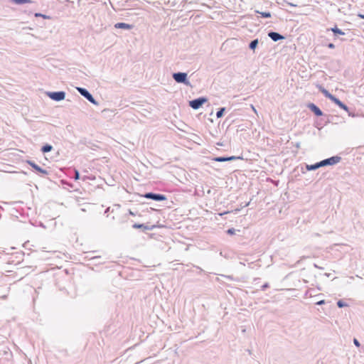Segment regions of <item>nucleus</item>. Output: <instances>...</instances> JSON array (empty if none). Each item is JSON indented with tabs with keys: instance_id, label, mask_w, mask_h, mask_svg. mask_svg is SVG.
I'll return each instance as SVG.
<instances>
[{
	"instance_id": "c756f323",
	"label": "nucleus",
	"mask_w": 364,
	"mask_h": 364,
	"mask_svg": "<svg viewBox=\"0 0 364 364\" xmlns=\"http://www.w3.org/2000/svg\"><path fill=\"white\" fill-rule=\"evenodd\" d=\"M353 343H354V344H355V346H357V347H359V346H360V342H359V341H358V339H356V338H354V339H353Z\"/></svg>"
},
{
	"instance_id": "9b49d317",
	"label": "nucleus",
	"mask_w": 364,
	"mask_h": 364,
	"mask_svg": "<svg viewBox=\"0 0 364 364\" xmlns=\"http://www.w3.org/2000/svg\"><path fill=\"white\" fill-rule=\"evenodd\" d=\"M133 24H129L124 22H119L114 25L115 28L124 29V30H131L134 28Z\"/></svg>"
},
{
	"instance_id": "2eb2a0df",
	"label": "nucleus",
	"mask_w": 364,
	"mask_h": 364,
	"mask_svg": "<svg viewBox=\"0 0 364 364\" xmlns=\"http://www.w3.org/2000/svg\"><path fill=\"white\" fill-rule=\"evenodd\" d=\"M319 91L328 99L331 100L333 97L335 96L332 94H331L326 88L322 87L321 85H319Z\"/></svg>"
},
{
	"instance_id": "a19ab883",
	"label": "nucleus",
	"mask_w": 364,
	"mask_h": 364,
	"mask_svg": "<svg viewBox=\"0 0 364 364\" xmlns=\"http://www.w3.org/2000/svg\"><path fill=\"white\" fill-rule=\"evenodd\" d=\"M227 213H228V212L225 211L223 213H221L220 215H222L227 214Z\"/></svg>"
},
{
	"instance_id": "a211bd4d",
	"label": "nucleus",
	"mask_w": 364,
	"mask_h": 364,
	"mask_svg": "<svg viewBox=\"0 0 364 364\" xmlns=\"http://www.w3.org/2000/svg\"><path fill=\"white\" fill-rule=\"evenodd\" d=\"M11 2L14 3L18 5H21L27 3H31V0H10Z\"/></svg>"
},
{
	"instance_id": "f03ea898",
	"label": "nucleus",
	"mask_w": 364,
	"mask_h": 364,
	"mask_svg": "<svg viewBox=\"0 0 364 364\" xmlns=\"http://www.w3.org/2000/svg\"><path fill=\"white\" fill-rule=\"evenodd\" d=\"M229 47L232 48V51H229V55L232 54L235 57L242 55L245 48V43L242 39L229 38Z\"/></svg>"
},
{
	"instance_id": "2f4dec72",
	"label": "nucleus",
	"mask_w": 364,
	"mask_h": 364,
	"mask_svg": "<svg viewBox=\"0 0 364 364\" xmlns=\"http://www.w3.org/2000/svg\"><path fill=\"white\" fill-rule=\"evenodd\" d=\"M327 47L330 49H333L335 48V45L333 43H329L327 45Z\"/></svg>"
},
{
	"instance_id": "bb28decb",
	"label": "nucleus",
	"mask_w": 364,
	"mask_h": 364,
	"mask_svg": "<svg viewBox=\"0 0 364 364\" xmlns=\"http://www.w3.org/2000/svg\"><path fill=\"white\" fill-rule=\"evenodd\" d=\"M73 178L77 181L80 179V173L77 170L75 169Z\"/></svg>"
},
{
	"instance_id": "20e7f679",
	"label": "nucleus",
	"mask_w": 364,
	"mask_h": 364,
	"mask_svg": "<svg viewBox=\"0 0 364 364\" xmlns=\"http://www.w3.org/2000/svg\"><path fill=\"white\" fill-rule=\"evenodd\" d=\"M142 197L155 201H164L167 200V198L165 195L153 192L145 193L142 195Z\"/></svg>"
},
{
	"instance_id": "4468645a",
	"label": "nucleus",
	"mask_w": 364,
	"mask_h": 364,
	"mask_svg": "<svg viewBox=\"0 0 364 364\" xmlns=\"http://www.w3.org/2000/svg\"><path fill=\"white\" fill-rule=\"evenodd\" d=\"M327 31H331L333 32L335 37H338V36L344 35L345 33L340 28L337 27V26H335L334 27H332L331 28H328Z\"/></svg>"
},
{
	"instance_id": "4c0bfd02",
	"label": "nucleus",
	"mask_w": 364,
	"mask_h": 364,
	"mask_svg": "<svg viewBox=\"0 0 364 364\" xmlns=\"http://www.w3.org/2000/svg\"><path fill=\"white\" fill-rule=\"evenodd\" d=\"M109 209H110V208H109H109H107L105 210V213H109Z\"/></svg>"
},
{
	"instance_id": "6ab92c4d",
	"label": "nucleus",
	"mask_w": 364,
	"mask_h": 364,
	"mask_svg": "<svg viewBox=\"0 0 364 364\" xmlns=\"http://www.w3.org/2000/svg\"><path fill=\"white\" fill-rule=\"evenodd\" d=\"M0 355L8 356L11 355V352L8 347H4V349L2 350V353L0 352Z\"/></svg>"
},
{
	"instance_id": "393cba45",
	"label": "nucleus",
	"mask_w": 364,
	"mask_h": 364,
	"mask_svg": "<svg viewBox=\"0 0 364 364\" xmlns=\"http://www.w3.org/2000/svg\"><path fill=\"white\" fill-rule=\"evenodd\" d=\"M35 16H36V17H42V18H46H46H48V19H49V18H50V16H46V15H45V14H41V13H36V14H35Z\"/></svg>"
},
{
	"instance_id": "412c9836",
	"label": "nucleus",
	"mask_w": 364,
	"mask_h": 364,
	"mask_svg": "<svg viewBox=\"0 0 364 364\" xmlns=\"http://www.w3.org/2000/svg\"><path fill=\"white\" fill-rule=\"evenodd\" d=\"M215 161L223 162V161H228V156H218L215 157L214 159Z\"/></svg>"
},
{
	"instance_id": "58836bf2",
	"label": "nucleus",
	"mask_w": 364,
	"mask_h": 364,
	"mask_svg": "<svg viewBox=\"0 0 364 364\" xmlns=\"http://www.w3.org/2000/svg\"><path fill=\"white\" fill-rule=\"evenodd\" d=\"M129 214L132 215H135V214L133 212H132L131 210H129Z\"/></svg>"
},
{
	"instance_id": "f8f14e48",
	"label": "nucleus",
	"mask_w": 364,
	"mask_h": 364,
	"mask_svg": "<svg viewBox=\"0 0 364 364\" xmlns=\"http://www.w3.org/2000/svg\"><path fill=\"white\" fill-rule=\"evenodd\" d=\"M132 228L134 229H142L143 231H146L153 230L155 228V225H148L145 224L134 223L132 225Z\"/></svg>"
},
{
	"instance_id": "473e14b6",
	"label": "nucleus",
	"mask_w": 364,
	"mask_h": 364,
	"mask_svg": "<svg viewBox=\"0 0 364 364\" xmlns=\"http://www.w3.org/2000/svg\"><path fill=\"white\" fill-rule=\"evenodd\" d=\"M239 210H239V209H237V208H235V209H233V208H232V207H231V210H228V213H230V212H234V211L237 213V211H239Z\"/></svg>"
},
{
	"instance_id": "37998d69",
	"label": "nucleus",
	"mask_w": 364,
	"mask_h": 364,
	"mask_svg": "<svg viewBox=\"0 0 364 364\" xmlns=\"http://www.w3.org/2000/svg\"><path fill=\"white\" fill-rule=\"evenodd\" d=\"M326 275L327 277H329V276H330V274H326Z\"/></svg>"
},
{
	"instance_id": "c85d7f7f",
	"label": "nucleus",
	"mask_w": 364,
	"mask_h": 364,
	"mask_svg": "<svg viewBox=\"0 0 364 364\" xmlns=\"http://www.w3.org/2000/svg\"><path fill=\"white\" fill-rule=\"evenodd\" d=\"M269 287V283L266 282L264 283L262 287H261V290L262 291H264L266 290L267 288Z\"/></svg>"
},
{
	"instance_id": "dca6fc26",
	"label": "nucleus",
	"mask_w": 364,
	"mask_h": 364,
	"mask_svg": "<svg viewBox=\"0 0 364 364\" xmlns=\"http://www.w3.org/2000/svg\"><path fill=\"white\" fill-rule=\"evenodd\" d=\"M258 44H259V40H258V38H256L250 42L248 47L250 50L255 51V50L258 46Z\"/></svg>"
},
{
	"instance_id": "1a4fd4ad",
	"label": "nucleus",
	"mask_w": 364,
	"mask_h": 364,
	"mask_svg": "<svg viewBox=\"0 0 364 364\" xmlns=\"http://www.w3.org/2000/svg\"><path fill=\"white\" fill-rule=\"evenodd\" d=\"M306 107L316 116L321 117L323 114V112L321 109L314 103L309 102L307 104Z\"/></svg>"
},
{
	"instance_id": "423d86ee",
	"label": "nucleus",
	"mask_w": 364,
	"mask_h": 364,
	"mask_svg": "<svg viewBox=\"0 0 364 364\" xmlns=\"http://www.w3.org/2000/svg\"><path fill=\"white\" fill-rule=\"evenodd\" d=\"M207 101L206 97H200L189 101V106L193 109H198Z\"/></svg>"
},
{
	"instance_id": "72a5a7b5",
	"label": "nucleus",
	"mask_w": 364,
	"mask_h": 364,
	"mask_svg": "<svg viewBox=\"0 0 364 364\" xmlns=\"http://www.w3.org/2000/svg\"><path fill=\"white\" fill-rule=\"evenodd\" d=\"M359 17H360L361 18L364 19V13L363 14H360L358 15Z\"/></svg>"
},
{
	"instance_id": "b1692460",
	"label": "nucleus",
	"mask_w": 364,
	"mask_h": 364,
	"mask_svg": "<svg viewBox=\"0 0 364 364\" xmlns=\"http://www.w3.org/2000/svg\"><path fill=\"white\" fill-rule=\"evenodd\" d=\"M236 232H240V230H235V228H229V235H233L236 234Z\"/></svg>"
},
{
	"instance_id": "f704fd0d",
	"label": "nucleus",
	"mask_w": 364,
	"mask_h": 364,
	"mask_svg": "<svg viewBox=\"0 0 364 364\" xmlns=\"http://www.w3.org/2000/svg\"><path fill=\"white\" fill-rule=\"evenodd\" d=\"M314 266L316 267V268H318V269H323L322 267H319L318 265H317L316 264H314Z\"/></svg>"
},
{
	"instance_id": "c9c22d12",
	"label": "nucleus",
	"mask_w": 364,
	"mask_h": 364,
	"mask_svg": "<svg viewBox=\"0 0 364 364\" xmlns=\"http://www.w3.org/2000/svg\"><path fill=\"white\" fill-rule=\"evenodd\" d=\"M229 180H230V181H231V182H232V181H234V177H233V176H230V177H229Z\"/></svg>"
},
{
	"instance_id": "4be33fe9",
	"label": "nucleus",
	"mask_w": 364,
	"mask_h": 364,
	"mask_svg": "<svg viewBox=\"0 0 364 364\" xmlns=\"http://www.w3.org/2000/svg\"><path fill=\"white\" fill-rule=\"evenodd\" d=\"M261 17L262 18H270L271 17V13L269 11H264V12H258Z\"/></svg>"
},
{
	"instance_id": "ddd939ff",
	"label": "nucleus",
	"mask_w": 364,
	"mask_h": 364,
	"mask_svg": "<svg viewBox=\"0 0 364 364\" xmlns=\"http://www.w3.org/2000/svg\"><path fill=\"white\" fill-rule=\"evenodd\" d=\"M77 90L87 100L92 96V95L86 88L78 87H77Z\"/></svg>"
},
{
	"instance_id": "cd10ccee",
	"label": "nucleus",
	"mask_w": 364,
	"mask_h": 364,
	"mask_svg": "<svg viewBox=\"0 0 364 364\" xmlns=\"http://www.w3.org/2000/svg\"><path fill=\"white\" fill-rule=\"evenodd\" d=\"M236 159L242 160V157L240 156H229V161H233V160H236Z\"/></svg>"
},
{
	"instance_id": "7ed1b4c3",
	"label": "nucleus",
	"mask_w": 364,
	"mask_h": 364,
	"mask_svg": "<svg viewBox=\"0 0 364 364\" xmlns=\"http://www.w3.org/2000/svg\"><path fill=\"white\" fill-rule=\"evenodd\" d=\"M172 77L177 83H182L186 86H191V82L188 79V74L186 73H173L172 74Z\"/></svg>"
},
{
	"instance_id": "a878e982",
	"label": "nucleus",
	"mask_w": 364,
	"mask_h": 364,
	"mask_svg": "<svg viewBox=\"0 0 364 364\" xmlns=\"http://www.w3.org/2000/svg\"><path fill=\"white\" fill-rule=\"evenodd\" d=\"M88 101L95 105H99L98 102L94 98L93 96H92L90 99H88Z\"/></svg>"
},
{
	"instance_id": "5701e85b",
	"label": "nucleus",
	"mask_w": 364,
	"mask_h": 364,
	"mask_svg": "<svg viewBox=\"0 0 364 364\" xmlns=\"http://www.w3.org/2000/svg\"><path fill=\"white\" fill-rule=\"evenodd\" d=\"M337 306L338 308H343V307L347 306L348 304L345 301H343V300L341 299L337 301Z\"/></svg>"
},
{
	"instance_id": "e433bc0d",
	"label": "nucleus",
	"mask_w": 364,
	"mask_h": 364,
	"mask_svg": "<svg viewBox=\"0 0 364 364\" xmlns=\"http://www.w3.org/2000/svg\"><path fill=\"white\" fill-rule=\"evenodd\" d=\"M250 203V201L247 203H245V205H242V207H246V206L249 205Z\"/></svg>"
},
{
	"instance_id": "ea45409f",
	"label": "nucleus",
	"mask_w": 364,
	"mask_h": 364,
	"mask_svg": "<svg viewBox=\"0 0 364 364\" xmlns=\"http://www.w3.org/2000/svg\"><path fill=\"white\" fill-rule=\"evenodd\" d=\"M289 5H290V6H296V4H291V3H290V4H289Z\"/></svg>"
},
{
	"instance_id": "79ce46f5",
	"label": "nucleus",
	"mask_w": 364,
	"mask_h": 364,
	"mask_svg": "<svg viewBox=\"0 0 364 364\" xmlns=\"http://www.w3.org/2000/svg\"><path fill=\"white\" fill-rule=\"evenodd\" d=\"M197 268L199 269L200 272H203V269H200L199 267H197Z\"/></svg>"
},
{
	"instance_id": "0eeeda50",
	"label": "nucleus",
	"mask_w": 364,
	"mask_h": 364,
	"mask_svg": "<svg viewBox=\"0 0 364 364\" xmlns=\"http://www.w3.org/2000/svg\"><path fill=\"white\" fill-rule=\"evenodd\" d=\"M331 101L335 103L337 106H338L341 109L345 110L348 112V115L350 117H355V114H353L350 110L348 107L344 104L343 102H341L338 98H337L336 96L333 97Z\"/></svg>"
},
{
	"instance_id": "39448f33",
	"label": "nucleus",
	"mask_w": 364,
	"mask_h": 364,
	"mask_svg": "<svg viewBox=\"0 0 364 364\" xmlns=\"http://www.w3.org/2000/svg\"><path fill=\"white\" fill-rule=\"evenodd\" d=\"M65 92L64 91H56V92H48L47 96L49 97L52 100L55 102H60L63 100L65 97Z\"/></svg>"
},
{
	"instance_id": "aec40b11",
	"label": "nucleus",
	"mask_w": 364,
	"mask_h": 364,
	"mask_svg": "<svg viewBox=\"0 0 364 364\" xmlns=\"http://www.w3.org/2000/svg\"><path fill=\"white\" fill-rule=\"evenodd\" d=\"M225 110H226L225 107L220 108L219 110L216 112L217 118H220L223 115V114L225 112Z\"/></svg>"
},
{
	"instance_id": "9d476101",
	"label": "nucleus",
	"mask_w": 364,
	"mask_h": 364,
	"mask_svg": "<svg viewBox=\"0 0 364 364\" xmlns=\"http://www.w3.org/2000/svg\"><path fill=\"white\" fill-rule=\"evenodd\" d=\"M267 35L274 42L285 39L284 36L272 31H269Z\"/></svg>"
},
{
	"instance_id": "f3484780",
	"label": "nucleus",
	"mask_w": 364,
	"mask_h": 364,
	"mask_svg": "<svg viewBox=\"0 0 364 364\" xmlns=\"http://www.w3.org/2000/svg\"><path fill=\"white\" fill-rule=\"evenodd\" d=\"M52 149H53V146L50 144H46L45 145H43L41 147V151L42 153L45 154V153L50 152Z\"/></svg>"
},
{
	"instance_id": "f257e3e1",
	"label": "nucleus",
	"mask_w": 364,
	"mask_h": 364,
	"mask_svg": "<svg viewBox=\"0 0 364 364\" xmlns=\"http://www.w3.org/2000/svg\"><path fill=\"white\" fill-rule=\"evenodd\" d=\"M341 161V157L339 156H333L328 159H325L314 164H306V170L311 171H315L321 167L327 166H333L337 164Z\"/></svg>"
},
{
	"instance_id": "7c9ffc66",
	"label": "nucleus",
	"mask_w": 364,
	"mask_h": 364,
	"mask_svg": "<svg viewBox=\"0 0 364 364\" xmlns=\"http://www.w3.org/2000/svg\"><path fill=\"white\" fill-rule=\"evenodd\" d=\"M325 304V300H320L316 303V305L321 306Z\"/></svg>"
},
{
	"instance_id": "6e6552de",
	"label": "nucleus",
	"mask_w": 364,
	"mask_h": 364,
	"mask_svg": "<svg viewBox=\"0 0 364 364\" xmlns=\"http://www.w3.org/2000/svg\"><path fill=\"white\" fill-rule=\"evenodd\" d=\"M26 163L31 166L35 171L42 174L43 176H48L49 174L48 171L41 168L38 164H36L34 161L31 160H27Z\"/></svg>"
}]
</instances>
